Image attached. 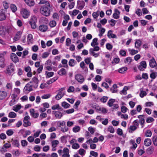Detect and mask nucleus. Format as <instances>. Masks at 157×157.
Masks as SVG:
<instances>
[{"mask_svg":"<svg viewBox=\"0 0 157 157\" xmlns=\"http://www.w3.org/2000/svg\"><path fill=\"white\" fill-rule=\"evenodd\" d=\"M50 7L49 3L47 2L46 4L41 7L40 10V13L46 17L49 16L50 14Z\"/></svg>","mask_w":157,"mask_h":157,"instance_id":"1","label":"nucleus"},{"mask_svg":"<svg viewBox=\"0 0 157 157\" xmlns=\"http://www.w3.org/2000/svg\"><path fill=\"white\" fill-rule=\"evenodd\" d=\"M58 152L59 156H62L61 157H70L69 154V150L67 147H64L63 150H59Z\"/></svg>","mask_w":157,"mask_h":157,"instance_id":"2","label":"nucleus"},{"mask_svg":"<svg viewBox=\"0 0 157 157\" xmlns=\"http://www.w3.org/2000/svg\"><path fill=\"white\" fill-rule=\"evenodd\" d=\"M20 13L22 17L25 19L28 18L30 15L29 11L23 8L21 9Z\"/></svg>","mask_w":157,"mask_h":157,"instance_id":"3","label":"nucleus"},{"mask_svg":"<svg viewBox=\"0 0 157 157\" xmlns=\"http://www.w3.org/2000/svg\"><path fill=\"white\" fill-rule=\"evenodd\" d=\"M31 83L32 82H30L25 86L23 90L25 93H28L33 90V86L31 84Z\"/></svg>","mask_w":157,"mask_h":157,"instance_id":"4","label":"nucleus"},{"mask_svg":"<svg viewBox=\"0 0 157 157\" xmlns=\"http://www.w3.org/2000/svg\"><path fill=\"white\" fill-rule=\"evenodd\" d=\"M14 65L12 63H10V65L8 66L6 69V71L9 75H11L14 71Z\"/></svg>","mask_w":157,"mask_h":157,"instance_id":"5","label":"nucleus"},{"mask_svg":"<svg viewBox=\"0 0 157 157\" xmlns=\"http://www.w3.org/2000/svg\"><path fill=\"white\" fill-rule=\"evenodd\" d=\"M147 64L145 61H142L140 63V65L138 66V69L140 71H143L146 68Z\"/></svg>","mask_w":157,"mask_h":157,"instance_id":"6","label":"nucleus"},{"mask_svg":"<svg viewBox=\"0 0 157 157\" xmlns=\"http://www.w3.org/2000/svg\"><path fill=\"white\" fill-rule=\"evenodd\" d=\"M10 57L11 59L15 63H16L19 62L18 58L15 53H12L10 54Z\"/></svg>","mask_w":157,"mask_h":157,"instance_id":"7","label":"nucleus"},{"mask_svg":"<svg viewBox=\"0 0 157 157\" xmlns=\"http://www.w3.org/2000/svg\"><path fill=\"white\" fill-rule=\"evenodd\" d=\"M75 79L80 83H82L84 81L83 76L80 74H78L75 75Z\"/></svg>","mask_w":157,"mask_h":157,"instance_id":"8","label":"nucleus"},{"mask_svg":"<svg viewBox=\"0 0 157 157\" xmlns=\"http://www.w3.org/2000/svg\"><path fill=\"white\" fill-rule=\"evenodd\" d=\"M6 10L3 9L0 10V20H4L6 19L5 13Z\"/></svg>","mask_w":157,"mask_h":157,"instance_id":"9","label":"nucleus"},{"mask_svg":"<svg viewBox=\"0 0 157 157\" xmlns=\"http://www.w3.org/2000/svg\"><path fill=\"white\" fill-rule=\"evenodd\" d=\"M8 93L7 92L0 90V100H2L5 99L7 96Z\"/></svg>","mask_w":157,"mask_h":157,"instance_id":"10","label":"nucleus"},{"mask_svg":"<svg viewBox=\"0 0 157 157\" xmlns=\"http://www.w3.org/2000/svg\"><path fill=\"white\" fill-rule=\"evenodd\" d=\"M52 113L55 115V117L57 119H60L63 116V114L59 111H54L52 112Z\"/></svg>","mask_w":157,"mask_h":157,"instance_id":"11","label":"nucleus"},{"mask_svg":"<svg viewBox=\"0 0 157 157\" xmlns=\"http://www.w3.org/2000/svg\"><path fill=\"white\" fill-rule=\"evenodd\" d=\"M30 113L31 116L34 118H37L39 116V113H35V110L33 109L30 110Z\"/></svg>","mask_w":157,"mask_h":157,"instance_id":"12","label":"nucleus"},{"mask_svg":"<svg viewBox=\"0 0 157 157\" xmlns=\"http://www.w3.org/2000/svg\"><path fill=\"white\" fill-rule=\"evenodd\" d=\"M78 8L80 10H82L84 6L85 3L83 1H77Z\"/></svg>","mask_w":157,"mask_h":157,"instance_id":"13","label":"nucleus"},{"mask_svg":"<svg viewBox=\"0 0 157 157\" xmlns=\"http://www.w3.org/2000/svg\"><path fill=\"white\" fill-rule=\"evenodd\" d=\"M7 32L6 28L3 26L0 27V35L3 36L5 35Z\"/></svg>","mask_w":157,"mask_h":157,"instance_id":"14","label":"nucleus"},{"mask_svg":"<svg viewBox=\"0 0 157 157\" xmlns=\"http://www.w3.org/2000/svg\"><path fill=\"white\" fill-rule=\"evenodd\" d=\"M156 63L155 59L153 58L149 61V66L151 68H154L156 66Z\"/></svg>","mask_w":157,"mask_h":157,"instance_id":"15","label":"nucleus"},{"mask_svg":"<svg viewBox=\"0 0 157 157\" xmlns=\"http://www.w3.org/2000/svg\"><path fill=\"white\" fill-rule=\"evenodd\" d=\"M67 73V71L64 68L61 69L58 72V74L60 76L66 75Z\"/></svg>","mask_w":157,"mask_h":157,"instance_id":"16","label":"nucleus"},{"mask_svg":"<svg viewBox=\"0 0 157 157\" xmlns=\"http://www.w3.org/2000/svg\"><path fill=\"white\" fill-rule=\"evenodd\" d=\"M32 82H34L35 84L34 85L33 87L35 88H36L38 86V80L37 78L36 77H33L32 79Z\"/></svg>","mask_w":157,"mask_h":157,"instance_id":"17","label":"nucleus"},{"mask_svg":"<svg viewBox=\"0 0 157 157\" xmlns=\"http://www.w3.org/2000/svg\"><path fill=\"white\" fill-rule=\"evenodd\" d=\"M120 12L117 9L115 10L113 14V17L115 19H117L119 17V14Z\"/></svg>","mask_w":157,"mask_h":157,"instance_id":"18","label":"nucleus"},{"mask_svg":"<svg viewBox=\"0 0 157 157\" xmlns=\"http://www.w3.org/2000/svg\"><path fill=\"white\" fill-rule=\"evenodd\" d=\"M107 36L109 38H117V37L116 35L114 34H113L111 30H109Z\"/></svg>","mask_w":157,"mask_h":157,"instance_id":"19","label":"nucleus"},{"mask_svg":"<svg viewBox=\"0 0 157 157\" xmlns=\"http://www.w3.org/2000/svg\"><path fill=\"white\" fill-rule=\"evenodd\" d=\"M39 29L41 32H46L48 29V26L45 25H40L39 27Z\"/></svg>","mask_w":157,"mask_h":157,"instance_id":"20","label":"nucleus"},{"mask_svg":"<svg viewBox=\"0 0 157 157\" xmlns=\"http://www.w3.org/2000/svg\"><path fill=\"white\" fill-rule=\"evenodd\" d=\"M25 3L29 6H34L35 2L33 0H24Z\"/></svg>","mask_w":157,"mask_h":157,"instance_id":"21","label":"nucleus"},{"mask_svg":"<svg viewBox=\"0 0 157 157\" xmlns=\"http://www.w3.org/2000/svg\"><path fill=\"white\" fill-rule=\"evenodd\" d=\"M142 44V42L140 40H136L135 43V48H139Z\"/></svg>","mask_w":157,"mask_h":157,"instance_id":"22","label":"nucleus"},{"mask_svg":"<svg viewBox=\"0 0 157 157\" xmlns=\"http://www.w3.org/2000/svg\"><path fill=\"white\" fill-rule=\"evenodd\" d=\"M138 117L140 119L139 121L140 124L143 125L145 122L144 116L143 115H139Z\"/></svg>","mask_w":157,"mask_h":157,"instance_id":"23","label":"nucleus"},{"mask_svg":"<svg viewBox=\"0 0 157 157\" xmlns=\"http://www.w3.org/2000/svg\"><path fill=\"white\" fill-rule=\"evenodd\" d=\"M151 141L150 139L147 138L145 140L144 142V144L146 146H148L151 145Z\"/></svg>","mask_w":157,"mask_h":157,"instance_id":"24","label":"nucleus"},{"mask_svg":"<svg viewBox=\"0 0 157 157\" xmlns=\"http://www.w3.org/2000/svg\"><path fill=\"white\" fill-rule=\"evenodd\" d=\"M46 155V154L44 153L40 154L34 153L33 154V157H44Z\"/></svg>","mask_w":157,"mask_h":157,"instance_id":"25","label":"nucleus"},{"mask_svg":"<svg viewBox=\"0 0 157 157\" xmlns=\"http://www.w3.org/2000/svg\"><path fill=\"white\" fill-rule=\"evenodd\" d=\"M21 108V106L20 104H17L13 107V110L16 112H17Z\"/></svg>","mask_w":157,"mask_h":157,"instance_id":"26","label":"nucleus"},{"mask_svg":"<svg viewBox=\"0 0 157 157\" xmlns=\"http://www.w3.org/2000/svg\"><path fill=\"white\" fill-rule=\"evenodd\" d=\"M10 8L12 11L14 13H15L17 10V7L16 6L13 4H10Z\"/></svg>","mask_w":157,"mask_h":157,"instance_id":"27","label":"nucleus"},{"mask_svg":"<svg viewBox=\"0 0 157 157\" xmlns=\"http://www.w3.org/2000/svg\"><path fill=\"white\" fill-rule=\"evenodd\" d=\"M52 109L53 110H55V109H59L60 111H62L63 109L59 105V104H57L56 105H53L52 107Z\"/></svg>","mask_w":157,"mask_h":157,"instance_id":"28","label":"nucleus"},{"mask_svg":"<svg viewBox=\"0 0 157 157\" xmlns=\"http://www.w3.org/2000/svg\"><path fill=\"white\" fill-rule=\"evenodd\" d=\"M33 40V35L31 34H29L27 36V41L28 43L29 44L32 43Z\"/></svg>","mask_w":157,"mask_h":157,"instance_id":"29","label":"nucleus"},{"mask_svg":"<svg viewBox=\"0 0 157 157\" xmlns=\"http://www.w3.org/2000/svg\"><path fill=\"white\" fill-rule=\"evenodd\" d=\"M98 39L97 38H94L92 40V42L91 43V45L92 47H94L96 45H98V43L97 42Z\"/></svg>","mask_w":157,"mask_h":157,"instance_id":"30","label":"nucleus"},{"mask_svg":"<svg viewBox=\"0 0 157 157\" xmlns=\"http://www.w3.org/2000/svg\"><path fill=\"white\" fill-rule=\"evenodd\" d=\"M65 88L64 87H63L60 89L59 90V92L58 94L59 95H60L63 97L65 94V92L64 90H65Z\"/></svg>","mask_w":157,"mask_h":157,"instance_id":"31","label":"nucleus"},{"mask_svg":"<svg viewBox=\"0 0 157 157\" xmlns=\"http://www.w3.org/2000/svg\"><path fill=\"white\" fill-rule=\"evenodd\" d=\"M3 5L5 9H7L9 7V3L7 1H4L3 2Z\"/></svg>","mask_w":157,"mask_h":157,"instance_id":"32","label":"nucleus"},{"mask_svg":"<svg viewBox=\"0 0 157 157\" xmlns=\"http://www.w3.org/2000/svg\"><path fill=\"white\" fill-rule=\"evenodd\" d=\"M59 143V142L57 140H53L51 143L52 147H56Z\"/></svg>","mask_w":157,"mask_h":157,"instance_id":"33","label":"nucleus"},{"mask_svg":"<svg viewBox=\"0 0 157 157\" xmlns=\"http://www.w3.org/2000/svg\"><path fill=\"white\" fill-rule=\"evenodd\" d=\"M76 62L73 59H71L68 62L69 66L71 67L74 66L76 64Z\"/></svg>","mask_w":157,"mask_h":157,"instance_id":"34","label":"nucleus"},{"mask_svg":"<svg viewBox=\"0 0 157 157\" xmlns=\"http://www.w3.org/2000/svg\"><path fill=\"white\" fill-rule=\"evenodd\" d=\"M137 128L134 125L130 126L129 128V132L132 133L133 131H135Z\"/></svg>","mask_w":157,"mask_h":157,"instance_id":"35","label":"nucleus"},{"mask_svg":"<svg viewBox=\"0 0 157 157\" xmlns=\"http://www.w3.org/2000/svg\"><path fill=\"white\" fill-rule=\"evenodd\" d=\"M117 86L116 84H115L113 85V87L110 88V90L112 93H115L117 92Z\"/></svg>","mask_w":157,"mask_h":157,"instance_id":"36","label":"nucleus"},{"mask_svg":"<svg viewBox=\"0 0 157 157\" xmlns=\"http://www.w3.org/2000/svg\"><path fill=\"white\" fill-rule=\"evenodd\" d=\"M132 61V58L130 57L126 58L124 60V63L128 64H130Z\"/></svg>","mask_w":157,"mask_h":157,"instance_id":"37","label":"nucleus"},{"mask_svg":"<svg viewBox=\"0 0 157 157\" xmlns=\"http://www.w3.org/2000/svg\"><path fill=\"white\" fill-rule=\"evenodd\" d=\"M80 127L78 126H76L74 127L73 128V131L75 133L79 132L80 130Z\"/></svg>","mask_w":157,"mask_h":157,"instance_id":"38","label":"nucleus"},{"mask_svg":"<svg viewBox=\"0 0 157 157\" xmlns=\"http://www.w3.org/2000/svg\"><path fill=\"white\" fill-rule=\"evenodd\" d=\"M36 22L37 19L36 17L34 16H31L29 21V23H36Z\"/></svg>","mask_w":157,"mask_h":157,"instance_id":"39","label":"nucleus"},{"mask_svg":"<svg viewBox=\"0 0 157 157\" xmlns=\"http://www.w3.org/2000/svg\"><path fill=\"white\" fill-rule=\"evenodd\" d=\"M62 106L65 109L68 108L70 106V105L65 101L62 102L61 103Z\"/></svg>","mask_w":157,"mask_h":157,"instance_id":"40","label":"nucleus"},{"mask_svg":"<svg viewBox=\"0 0 157 157\" xmlns=\"http://www.w3.org/2000/svg\"><path fill=\"white\" fill-rule=\"evenodd\" d=\"M12 144L14 146L18 147L19 146V143L18 140H13L12 141Z\"/></svg>","mask_w":157,"mask_h":157,"instance_id":"41","label":"nucleus"},{"mask_svg":"<svg viewBox=\"0 0 157 157\" xmlns=\"http://www.w3.org/2000/svg\"><path fill=\"white\" fill-rule=\"evenodd\" d=\"M58 127H63L66 125V123L64 121H58L57 122Z\"/></svg>","mask_w":157,"mask_h":157,"instance_id":"42","label":"nucleus"},{"mask_svg":"<svg viewBox=\"0 0 157 157\" xmlns=\"http://www.w3.org/2000/svg\"><path fill=\"white\" fill-rule=\"evenodd\" d=\"M58 79V78L57 77H55L52 79H51L50 80L48 81L46 83L48 84L49 85V84L52 83V82H55Z\"/></svg>","mask_w":157,"mask_h":157,"instance_id":"43","label":"nucleus"},{"mask_svg":"<svg viewBox=\"0 0 157 157\" xmlns=\"http://www.w3.org/2000/svg\"><path fill=\"white\" fill-rule=\"evenodd\" d=\"M140 96L141 98H143L147 94L146 92L142 90V88L140 89Z\"/></svg>","mask_w":157,"mask_h":157,"instance_id":"44","label":"nucleus"},{"mask_svg":"<svg viewBox=\"0 0 157 157\" xmlns=\"http://www.w3.org/2000/svg\"><path fill=\"white\" fill-rule=\"evenodd\" d=\"M115 100L113 99H110L107 103L108 105L110 107L112 106L113 103L114 102Z\"/></svg>","mask_w":157,"mask_h":157,"instance_id":"45","label":"nucleus"},{"mask_svg":"<svg viewBox=\"0 0 157 157\" xmlns=\"http://www.w3.org/2000/svg\"><path fill=\"white\" fill-rule=\"evenodd\" d=\"M62 63L63 64H65V65L63 67L66 68L68 69V65L67 64V60L66 59H63L61 61Z\"/></svg>","mask_w":157,"mask_h":157,"instance_id":"46","label":"nucleus"},{"mask_svg":"<svg viewBox=\"0 0 157 157\" xmlns=\"http://www.w3.org/2000/svg\"><path fill=\"white\" fill-rule=\"evenodd\" d=\"M128 51L132 55H134L138 52L137 50L133 49H128Z\"/></svg>","mask_w":157,"mask_h":157,"instance_id":"47","label":"nucleus"},{"mask_svg":"<svg viewBox=\"0 0 157 157\" xmlns=\"http://www.w3.org/2000/svg\"><path fill=\"white\" fill-rule=\"evenodd\" d=\"M16 116V114L13 112H10L8 115V117L10 118H15Z\"/></svg>","mask_w":157,"mask_h":157,"instance_id":"48","label":"nucleus"},{"mask_svg":"<svg viewBox=\"0 0 157 157\" xmlns=\"http://www.w3.org/2000/svg\"><path fill=\"white\" fill-rule=\"evenodd\" d=\"M89 53L90 55H92L95 58L98 57L99 56V53H96L94 52H93L92 50L90 52L89 51Z\"/></svg>","mask_w":157,"mask_h":157,"instance_id":"49","label":"nucleus"},{"mask_svg":"<svg viewBox=\"0 0 157 157\" xmlns=\"http://www.w3.org/2000/svg\"><path fill=\"white\" fill-rule=\"evenodd\" d=\"M67 136H63L60 138L61 142L63 143H66L67 142Z\"/></svg>","mask_w":157,"mask_h":157,"instance_id":"50","label":"nucleus"},{"mask_svg":"<svg viewBox=\"0 0 157 157\" xmlns=\"http://www.w3.org/2000/svg\"><path fill=\"white\" fill-rule=\"evenodd\" d=\"M23 121V125L24 127H27L28 126H29L31 125V123L29 120Z\"/></svg>","mask_w":157,"mask_h":157,"instance_id":"51","label":"nucleus"},{"mask_svg":"<svg viewBox=\"0 0 157 157\" xmlns=\"http://www.w3.org/2000/svg\"><path fill=\"white\" fill-rule=\"evenodd\" d=\"M128 90V88L126 86H125L123 89L120 92L121 94H123L125 95L127 94L126 91Z\"/></svg>","mask_w":157,"mask_h":157,"instance_id":"52","label":"nucleus"},{"mask_svg":"<svg viewBox=\"0 0 157 157\" xmlns=\"http://www.w3.org/2000/svg\"><path fill=\"white\" fill-rule=\"evenodd\" d=\"M151 132L149 130H147L145 133V136L146 137H151Z\"/></svg>","mask_w":157,"mask_h":157,"instance_id":"53","label":"nucleus"},{"mask_svg":"<svg viewBox=\"0 0 157 157\" xmlns=\"http://www.w3.org/2000/svg\"><path fill=\"white\" fill-rule=\"evenodd\" d=\"M20 93V90L18 88H14L13 89V94L18 95Z\"/></svg>","mask_w":157,"mask_h":157,"instance_id":"54","label":"nucleus"},{"mask_svg":"<svg viewBox=\"0 0 157 157\" xmlns=\"http://www.w3.org/2000/svg\"><path fill=\"white\" fill-rule=\"evenodd\" d=\"M63 127L60 128V130L63 132H65L68 131V128L66 127V126H64Z\"/></svg>","mask_w":157,"mask_h":157,"instance_id":"55","label":"nucleus"},{"mask_svg":"<svg viewBox=\"0 0 157 157\" xmlns=\"http://www.w3.org/2000/svg\"><path fill=\"white\" fill-rule=\"evenodd\" d=\"M18 101V99H12L9 102V105L11 106L15 104Z\"/></svg>","mask_w":157,"mask_h":157,"instance_id":"56","label":"nucleus"},{"mask_svg":"<svg viewBox=\"0 0 157 157\" xmlns=\"http://www.w3.org/2000/svg\"><path fill=\"white\" fill-rule=\"evenodd\" d=\"M148 153L150 154H152L154 151V148L152 146L150 147L147 149Z\"/></svg>","mask_w":157,"mask_h":157,"instance_id":"57","label":"nucleus"},{"mask_svg":"<svg viewBox=\"0 0 157 157\" xmlns=\"http://www.w3.org/2000/svg\"><path fill=\"white\" fill-rule=\"evenodd\" d=\"M52 17L56 21H58L59 19V16L58 13H56L53 14Z\"/></svg>","mask_w":157,"mask_h":157,"instance_id":"58","label":"nucleus"},{"mask_svg":"<svg viewBox=\"0 0 157 157\" xmlns=\"http://www.w3.org/2000/svg\"><path fill=\"white\" fill-rule=\"evenodd\" d=\"M152 142L155 145L157 146V136H155L153 137Z\"/></svg>","mask_w":157,"mask_h":157,"instance_id":"59","label":"nucleus"},{"mask_svg":"<svg viewBox=\"0 0 157 157\" xmlns=\"http://www.w3.org/2000/svg\"><path fill=\"white\" fill-rule=\"evenodd\" d=\"M21 34L20 32L18 33L14 38V40L15 41H17L20 39L21 37Z\"/></svg>","mask_w":157,"mask_h":157,"instance_id":"60","label":"nucleus"},{"mask_svg":"<svg viewBox=\"0 0 157 157\" xmlns=\"http://www.w3.org/2000/svg\"><path fill=\"white\" fill-rule=\"evenodd\" d=\"M40 20L44 24H47L48 22V19L45 17H42L41 18Z\"/></svg>","mask_w":157,"mask_h":157,"instance_id":"61","label":"nucleus"},{"mask_svg":"<svg viewBox=\"0 0 157 157\" xmlns=\"http://www.w3.org/2000/svg\"><path fill=\"white\" fill-rule=\"evenodd\" d=\"M108 131L111 133H114L115 130L114 128L112 126H109L108 128Z\"/></svg>","mask_w":157,"mask_h":157,"instance_id":"62","label":"nucleus"},{"mask_svg":"<svg viewBox=\"0 0 157 157\" xmlns=\"http://www.w3.org/2000/svg\"><path fill=\"white\" fill-rule=\"evenodd\" d=\"M56 22L55 21H50L49 23V25L51 27H53L56 26Z\"/></svg>","mask_w":157,"mask_h":157,"instance_id":"63","label":"nucleus"},{"mask_svg":"<svg viewBox=\"0 0 157 157\" xmlns=\"http://www.w3.org/2000/svg\"><path fill=\"white\" fill-rule=\"evenodd\" d=\"M49 53L48 52H45L42 54V58H45L47 57L49 55Z\"/></svg>","mask_w":157,"mask_h":157,"instance_id":"64","label":"nucleus"}]
</instances>
